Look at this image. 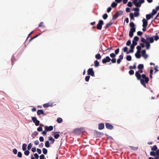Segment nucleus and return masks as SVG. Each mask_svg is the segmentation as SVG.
I'll return each mask as SVG.
<instances>
[{
	"label": "nucleus",
	"instance_id": "13",
	"mask_svg": "<svg viewBox=\"0 0 159 159\" xmlns=\"http://www.w3.org/2000/svg\"><path fill=\"white\" fill-rule=\"evenodd\" d=\"M134 46L130 45V49L129 51L126 52V53L128 54L129 53H133L134 52Z\"/></svg>",
	"mask_w": 159,
	"mask_h": 159
},
{
	"label": "nucleus",
	"instance_id": "52",
	"mask_svg": "<svg viewBox=\"0 0 159 159\" xmlns=\"http://www.w3.org/2000/svg\"><path fill=\"white\" fill-rule=\"evenodd\" d=\"M156 156H155V157H159V149H158L157 151H156Z\"/></svg>",
	"mask_w": 159,
	"mask_h": 159
},
{
	"label": "nucleus",
	"instance_id": "23",
	"mask_svg": "<svg viewBox=\"0 0 159 159\" xmlns=\"http://www.w3.org/2000/svg\"><path fill=\"white\" fill-rule=\"evenodd\" d=\"M27 145L25 143H24L22 145V149L24 151H25L26 149Z\"/></svg>",
	"mask_w": 159,
	"mask_h": 159
},
{
	"label": "nucleus",
	"instance_id": "2",
	"mask_svg": "<svg viewBox=\"0 0 159 159\" xmlns=\"http://www.w3.org/2000/svg\"><path fill=\"white\" fill-rule=\"evenodd\" d=\"M142 77L143 79H141L139 80H140L141 84L145 87H146V85L145 84H147L149 80V79L148 77L146 76L145 74H142Z\"/></svg>",
	"mask_w": 159,
	"mask_h": 159
},
{
	"label": "nucleus",
	"instance_id": "54",
	"mask_svg": "<svg viewBox=\"0 0 159 159\" xmlns=\"http://www.w3.org/2000/svg\"><path fill=\"white\" fill-rule=\"evenodd\" d=\"M120 49L119 48H118L115 50V54L116 55H117L119 52Z\"/></svg>",
	"mask_w": 159,
	"mask_h": 159
},
{
	"label": "nucleus",
	"instance_id": "47",
	"mask_svg": "<svg viewBox=\"0 0 159 159\" xmlns=\"http://www.w3.org/2000/svg\"><path fill=\"white\" fill-rule=\"evenodd\" d=\"M32 144L31 143H29L27 146V149L28 150H30L31 148L32 147Z\"/></svg>",
	"mask_w": 159,
	"mask_h": 159
},
{
	"label": "nucleus",
	"instance_id": "32",
	"mask_svg": "<svg viewBox=\"0 0 159 159\" xmlns=\"http://www.w3.org/2000/svg\"><path fill=\"white\" fill-rule=\"evenodd\" d=\"M153 37L154 38V40L155 41H157L159 39V37L157 35V34H156V35L153 36Z\"/></svg>",
	"mask_w": 159,
	"mask_h": 159
},
{
	"label": "nucleus",
	"instance_id": "17",
	"mask_svg": "<svg viewBox=\"0 0 159 159\" xmlns=\"http://www.w3.org/2000/svg\"><path fill=\"white\" fill-rule=\"evenodd\" d=\"M115 14L118 16H121L123 14V11H116Z\"/></svg>",
	"mask_w": 159,
	"mask_h": 159
},
{
	"label": "nucleus",
	"instance_id": "9",
	"mask_svg": "<svg viewBox=\"0 0 159 159\" xmlns=\"http://www.w3.org/2000/svg\"><path fill=\"white\" fill-rule=\"evenodd\" d=\"M129 25L130 27V30L135 31L136 28L135 25L133 22H131L129 24Z\"/></svg>",
	"mask_w": 159,
	"mask_h": 159
},
{
	"label": "nucleus",
	"instance_id": "50",
	"mask_svg": "<svg viewBox=\"0 0 159 159\" xmlns=\"http://www.w3.org/2000/svg\"><path fill=\"white\" fill-rule=\"evenodd\" d=\"M129 73L130 75H132L134 74V71L133 70H129Z\"/></svg>",
	"mask_w": 159,
	"mask_h": 159
},
{
	"label": "nucleus",
	"instance_id": "60",
	"mask_svg": "<svg viewBox=\"0 0 159 159\" xmlns=\"http://www.w3.org/2000/svg\"><path fill=\"white\" fill-rule=\"evenodd\" d=\"M133 11H135V12H139V8H133Z\"/></svg>",
	"mask_w": 159,
	"mask_h": 159
},
{
	"label": "nucleus",
	"instance_id": "61",
	"mask_svg": "<svg viewBox=\"0 0 159 159\" xmlns=\"http://www.w3.org/2000/svg\"><path fill=\"white\" fill-rule=\"evenodd\" d=\"M141 53L142 54V56H143V55L145 54H146V50H143L141 51Z\"/></svg>",
	"mask_w": 159,
	"mask_h": 159
},
{
	"label": "nucleus",
	"instance_id": "56",
	"mask_svg": "<svg viewBox=\"0 0 159 159\" xmlns=\"http://www.w3.org/2000/svg\"><path fill=\"white\" fill-rule=\"evenodd\" d=\"M127 6L129 7H131L132 6V4L131 2H129L127 4Z\"/></svg>",
	"mask_w": 159,
	"mask_h": 159
},
{
	"label": "nucleus",
	"instance_id": "5",
	"mask_svg": "<svg viewBox=\"0 0 159 159\" xmlns=\"http://www.w3.org/2000/svg\"><path fill=\"white\" fill-rule=\"evenodd\" d=\"M111 60V59L109 56H107L105 58L103 59L102 61V62L103 64H105L107 62H109Z\"/></svg>",
	"mask_w": 159,
	"mask_h": 159
},
{
	"label": "nucleus",
	"instance_id": "22",
	"mask_svg": "<svg viewBox=\"0 0 159 159\" xmlns=\"http://www.w3.org/2000/svg\"><path fill=\"white\" fill-rule=\"evenodd\" d=\"M94 66L95 67H98L99 65V62L97 60H95L94 62Z\"/></svg>",
	"mask_w": 159,
	"mask_h": 159
},
{
	"label": "nucleus",
	"instance_id": "64",
	"mask_svg": "<svg viewBox=\"0 0 159 159\" xmlns=\"http://www.w3.org/2000/svg\"><path fill=\"white\" fill-rule=\"evenodd\" d=\"M148 159H159V156L158 157H155L154 158L152 157H149Z\"/></svg>",
	"mask_w": 159,
	"mask_h": 159
},
{
	"label": "nucleus",
	"instance_id": "41",
	"mask_svg": "<svg viewBox=\"0 0 159 159\" xmlns=\"http://www.w3.org/2000/svg\"><path fill=\"white\" fill-rule=\"evenodd\" d=\"M129 147L132 150H137L138 149V147H134L131 146H129Z\"/></svg>",
	"mask_w": 159,
	"mask_h": 159
},
{
	"label": "nucleus",
	"instance_id": "28",
	"mask_svg": "<svg viewBox=\"0 0 159 159\" xmlns=\"http://www.w3.org/2000/svg\"><path fill=\"white\" fill-rule=\"evenodd\" d=\"M95 57L97 59H100L101 58V56L100 54H97L96 55Z\"/></svg>",
	"mask_w": 159,
	"mask_h": 159
},
{
	"label": "nucleus",
	"instance_id": "12",
	"mask_svg": "<svg viewBox=\"0 0 159 159\" xmlns=\"http://www.w3.org/2000/svg\"><path fill=\"white\" fill-rule=\"evenodd\" d=\"M105 126L107 129H112L114 128L113 126L112 125L108 123H106L105 124Z\"/></svg>",
	"mask_w": 159,
	"mask_h": 159
},
{
	"label": "nucleus",
	"instance_id": "57",
	"mask_svg": "<svg viewBox=\"0 0 159 159\" xmlns=\"http://www.w3.org/2000/svg\"><path fill=\"white\" fill-rule=\"evenodd\" d=\"M90 76H87L85 78V81L87 82L89 81Z\"/></svg>",
	"mask_w": 159,
	"mask_h": 159
},
{
	"label": "nucleus",
	"instance_id": "7",
	"mask_svg": "<svg viewBox=\"0 0 159 159\" xmlns=\"http://www.w3.org/2000/svg\"><path fill=\"white\" fill-rule=\"evenodd\" d=\"M88 75H90L92 76H94L95 75L94 72L93 71V69L92 68H90L88 70Z\"/></svg>",
	"mask_w": 159,
	"mask_h": 159
},
{
	"label": "nucleus",
	"instance_id": "4",
	"mask_svg": "<svg viewBox=\"0 0 159 159\" xmlns=\"http://www.w3.org/2000/svg\"><path fill=\"white\" fill-rule=\"evenodd\" d=\"M104 24L103 21L102 20H100L98 21V23L97 25V28L98 30H101L102 27V25Z\"/></svg>",
	"mask_w": 159,
	"mask_h": 159
},
{
	"label": "nucleus",
	"instance_id": "46",
	"mask_svg": "<svg viewBox=\"0 0 159 159\" xmlns=\"http://www.w3.org/2000/svg\"><path fill=\"white\" fill-rule=\"evenodd\" d=\"M139 40V38L137 36H135L133 40H134L135 41L138 42Z\"/></svg>",
	"mask_w": 159,
	"mask_h": 159
},
{
	"label": "nucleus",
	"instance_id": "49",
	"mask_svg": "<svg viewBox=\"0 0 159 159\" xmlns=\"http://www.w3.org/2000/svg\"><path fill=\"white\" fill-rule=\"evenodd\" d=\"M134 15L135 17H137L139 16V12H134Z\"/></svg>",
	"mask_w": 159,
	"mask_h": 159
},
{
	"label": "nucleus",
	"instance_id": "19",
	"mask_svg": "<svg viewBox=\"0 0 159 159\" xmlns=\"http://www.w3.org/2000/svg\"><path fill=\"white\" fill-rule=\"evenodd\" d=\"M135 31L130 30L129 33V36L130 38H132L133 36V33L135 32Z\"/></svg>",
	"mask_w": 159,
	"mask_h": 159
},
{
	"label": "nucleus",
	"instance_id": "29",
	"mask_svg": "<svg viewBox=\"0 0 159 159\" xmlns=\"http://www.w3.org/2000/svg\"><path fill=\"white\" fill-rule=\"evenodd\" d=\"M43 153L44 155H46L47 153L48 150L46 148H44L42 149Z\"/></svg>",
	"mask_w": 159,
	"mask_h": 159
},
{
	"label": "nucleus",
	"instance_id": "34",
	"mask_svg": "<svg viewBox=\"0 0 159 159\" xmlns=\"http://www.w3.org/2000/svg\"><path fill=\"white\" fill-rule=\"evenodd\" d=\"M62 121H63L62 119L61 118L59 117V118H57V121L58 123H61L62 122Z\"/></svg>",
	"mask_w": 159,
	"mask_h": 159
},
{
	"label": "nucleus",
	"instance_id": "33",
	"mask_svg": "<svg viewBox=\"0 0 159 159\" xmlns=\"http://www.w3.org/2000/svg\"><path fill=\"white\" fill-rule=\"evenodd\" d=\"M150 155L152 156H156V152H155L154 151L151 152H150Z\"/></svg>",
	"mask_w": 159,
	"mask_h": 159
},
{
	"label": "nucleus",
	"instance_id": "62",
	"mask_svg": "<svg viewBox=\"0 0 159 159\" xmlns=\"http://www.w3.org/2000/svg\"><path fill=\"white\" fill-rule=\"evenodd\" d=\"M131 41L130 40H128L126 43V45L127 46H129L130 44H131Z\"/></svg>",
	"mask_w": 159,
	"mask_h": 159
},
{
	"label": "nucleus",
	"instance_id": "43",
	"mask_svg": "<svg viewBox=\"0 0 159 159\" xmlns=\"http://www.w3.org/2000/svg\"><path fill=\"white\" fill-rule=\"evenodd\" d=\"M108 17V15L107 14L105 13L102 16L103 18L104 19L106 20L107 19V18Z\"/></svg>",
	"mask_w": 159,
	"mask_h": 159
},
{
	"label": "nucleus",
	"instance_id": "30",
	"mask_svg": "<svg viewBox=\"0 0 159 159\" xmlns=\"http://www.w3.org/2000/svg\"><path fill=\"white\" fill-rule=\"evenodd\" d=\"M45 146L47 148H49L50 147L49 142L48 141H47L45 143Z\"/></svg>",
	"mask_w": 159,
	"mask_h": 159
},
{
	"label": "nucleus",
	"instance_id": "24",
	"mask_svg": "<svg viewBox=\"0 0 159 159\" xmlns=\"http://www.w3.org/2000/svg\"><path fill=\"white\" fill-rule=\"evenodd\" d=\"M143 68L144 66L143 64H139L138 66V68L139 69H143Z\"/></svg>",
	"mask_w": 159,
	"mask_h": 159
},
{
	"label": "nucleus",
	"instance_id": "3",
	"mask_svg": "<svg viewBox=\"0 0 159 159\" xmlns=\"http://www.w3.org/2000/svg\"><path fill=\"white\" fill-rule=\"evenodd\" d=\"M143 72V69H139V70L135 72V75L138 80H139L141 79L142 75L139 73H142Z\"/></svg>",
	"mask_w": 159,
	"mask_h": 159
},
{
	"label": "nucleus",
	"instance_id": "45",
	"mask_svg": "<svg viewBox=\"0 0 159 159\" xmlns=\"http://www.w3.org/2000/svg\"><path fill=\"white\" fill-rule=\"evenodd\" d=\"M110 56L112 58H115L116 55L114 53H111L110 55Z\"/></svg>",
	"mask_w": 159,
	"mask_h": 159
},
{
	"label": "nucleus",
	"instance_id": "26",
	"mask_svg": "<svg viewBox=\"0 0 159 159\" xmlns=\"http://www.w3.org/2000/svg\"><path fill=\"white\" fill-rule=\"evenodd\" d=\"M56 132H55L54 133V137L55 139H57L59 137L60 135L59 134H56Z\"/></svg>",
	"mask_w": 159,
	"mask_h": 159
},
{
	"label": "nucleus",
	"instance_id": "18",
	"mask_svg": "<svg viewBox=\"0 0 159 159\" xmlns=\"http://www.w3.org/2000/svg\"><path fill=\"white\" fill-rule=\"evenodd\" d=\"M113 24V22L110 21L109 23H107L105 25V28H108L111 25H112Z\"/></svg>",
	"mask_w": 159,
	"mask_h": 159
},
{
	"label": "nucleus",
	"instance_id": "38",
	"mask_svg": "<svg viewBox=\"0 0 159 159\" xmlns=\"http://www.w3.org/2000/svg\"><path fill=\"white\" fill-rule=\"evenodd\" d=\"M24 154L26 156H28L30 154V152L29 150H27L25 151Z\"/></svg>",
	"mask_w": 159,
	"mask_h": 159
},
{
	"label": "nucleus",
	"instance_id": "55",
	"mask_svg": "<svg viewBox=\"0 0 159 159\" xmlns=\"http://www.w3.org/2000/svg\"><path fill=\"white\" fill-rule=\"evenodd\" d=\"M111 61L112 63H115L116 62V60L115 58H112V59H111Z\"/></svg>",
	"mask_w": 159,
	"mask_h": 159
},
{
	"label": "nucleus",
	"instance_id": "53",
	"mask_svg": "<svg viewBox=\"0 0 159 159\" xmlns=\"http://www.w3.org/2000/svg\"><path fill=\"white\" fill-rule=\"evenodd\" d=\"M118 16L115 13L112 16V19L115 20L116 19Z\"/></svg>",
	"mask_w": 159,
	"mask_h": 159
},
{
	"label": "nucleus",
	"instance_id": "16",
	"mask_svg": "<svg viewBox=\"0 0 159 159\" xmlns=\"http://www.w3.org/2000/svg\"><path fill=\"white\" fill-rule=\"evenodd\" d=\"M44 113L43 110H39L37 112V114L39 116L41 114H44Z\"/></svg>",
	"mask_w": 159,
	"mask_h": 159
},
{
	"label": "nucleus",
	"instance_id": "14",
	"mask_svg": "<svg viewBox=\"0 0 159 159\" xmlns=\"http://www.w3.org/2000/svg\"><path fill=\"white\" fill-rule=\"evenodd\" d=\"M143 24V27H146L147 25H148V21L145 20V19H143L142 20Z\"/></svg>",
	"mask_w": 159,
	"mask_h": 159
},
{
	"label": "nucleus",
	"instance_id": "1",
	"mask_svg": "<svg viewBox=\"0 0 159 159\" xmlns=\"http://www.w3.org/2000/svg\"><path fill=\"white\" fill-rule=\"evenodd\" d=\"M145 37L146 39L143 38H142L141 41V42L145 43L146 49H149L150 47V43H152L154 41L153 36L150 37L149 35H146Z\"/></svg>",
	"mask_w": 159,
	"mask_h": 159
},
{
	"label": "nucleus",
	"instance_id": "11",
	"mask_svg": "<svg viewBox=\"0 0 159 159\" xmlns=\"http://www.w3.org/2000/svg\"><path fill=\"white\" fill-rule=\"evenodd\" d=\"M53 103L52 102H48L44 104L43 106L44 107L47 108L49 107H52L53 106Z\"/></svg>",
	"mask_w": 159,
	"mask_h": 159
},
{
	"label": "nucleus",
	"instance_id": "39",
	"mask_svg": "<svg viewBox=\"0 0 159 159\" xmlns=\"http://www.w3.org/2000/svg\"><path fill=\"white\" fill-rule=\"evenodd\" d=\"M136 49L137 50V52H140V51L141 49V47L140 46H138L136 47Z\"/></svg>",
	"mask_w": 159,
	"mask_h": 159
},
{
	"label": "nucleus",
	"instance_id": "20",
	"mask_svg": "<svg viewBox=\"0 0 159 159\" xmlns=\"http://www.w3.org/2000/svg\"><path fill=\"white\" fill-rule=\"evenodd\" d=\"M152 16H153L152 15L151 13H150L149 14H147L146 15V18L147 20H149L152 17Z\"/></svg>",
	"mask_w": 159,
	"mask_h": 159
},
{
	"label": "nucleus",
	"instance_id": "27",
	"mask_svg": "<svg viewBox=\"0 0 159 159\" xmlns=\"http://www.w3.org/2000/svg\"><path fill=\"white\" fill-rule=\"evenodd\" d=\"M157 148L156 145H154L151 148V150L152 151H156L157 149Z\"/></svg>",
	"mask_w": 159,
	"mask_h": 159
},
{
	"label": "nucleus",
	"instance_id": "15",
	"mask_svg": "<svg viewBox=\"0 0 159 159\" xmlns=\"http://www.w3.org/2000/svg\"><path fill=\"white\" fill-rule=\"evenodd\" d=\"M104 127V125L103 123H100L98 125V129L100 130L103 129Z\"/></svg>",
	"mask_w": 159,
	"mask_h": 159
},
{
	"label": "nucleus",
	"instance_id": "35",
	"mask_svg": "<svg viewBox=\"0 0 159 159\" xmlns=\"http://www.w3.org/2000/svg\"><path fill=\"white\" fill-rule=\"evenodd\" d=\"M127 60L128 61H130L131 60V57L130 55H128L126 57Z\"/></svg>",
	"mask_w": 159,
	"mask_h": 159
},
{
	"label": "nucleus",
	"instance_id": "44",
	"mask_svg": "<svg viewBox=\"0 0 159 159\" xmlns=\"http://www.w3.org/2000/svg\"><path fill=\"white\" fill-rule=\"evenodd\" d=\"M136 7H140L141 6V4L140 3V2H137L136 3V4L134 5Z\"/></svg>",
	"mask_w": 159,
	"mask_h": 159
},
{
	"label": "nucleus",
	"instance_id": "37",
	"mask_svg": "<svg viewBox=\"0 0 159 159\" xmlns=\"http://www.w3.org/2000/svg\"><path fill=\"white\" fill-rule=\"evenodd\" d=\"M136 68V63H135L133 65V66H130L129 67V68L130 69H135Z\"/></svg>",
	"mask_w": 159,
	"mask_h": 159
},
{
	"label": "nucleus",
	"instance_id": "10",
	"mask_svg": "<svg viewBox=\"0 0 159 159\" xmlns=\"http://www.w3.org/2000/svg\"><path fill=\"white\" fill-rule=\"evenodd\" d=\"M53 129V127L52 126H50L49 127L48 126H45V130L47 131H52Z\"/></svg>",
	"mask_w": 159,
	"mask_h": 159
},
{
	"label": "nucleus",
	"instance_id": "63",
	"mask_svg": "<svg viewBox=\"0 0 159 159\" xmlns=\"http://www.w3.org/2000/svg\"><path fill=\"white\" fill-rule=\"evenodd\" d=\"M17 151L16 149L14 148L13 150V152L15 154H16L17 153Z\"/></svg>",
	"mask_w": 159,
	"mask_h": 159
},
{
	"label": "nucleus",
	"instance_id": "51",
	"mask_svg": "<svg viewBox=\"0 0 159 159\" xmlns=\"http://www.w3.org/2000/svg\"><path fill=\"white\" fill-rule=\"evenodd\" d=\"M17 156L20 158H21L22 157V154L21 152H18Z\"/></svg>",
	"mask_w": 159,
	"mask_h": 159
},
{
	"label": "nucleus",
	"instance_id": "36",
	"mask_svg": "<svg viewBox=\"0 0 159 159\" xmlns=\"http://www.w3.org/2000/svg\"><path fill=\"white\" fill-rule=\"evenodd\" d=\"M117 3L114 2H113L111 4V7H115L117 5Z\"/></svg>",
	"mask_w": 159,
	"mask_h": 159
},
{
	"label": "nucleus",
	"instance_id": "58",
	"mask_svg": "<svg viewBox=\"0 0 159 159\" xmlns=\"http://www.w3.org/2000/svg\"><path fill=\"white\" fill-rule=\"evenodd\" d=\"M43 24L44 23L42 22L39 23V26L40 27H44V26L43 25Z\"/></svg>",
	"mask_w": 159,
	"mask_h": 159
},
{
	"label": "nucleus",
	"instance_id": "40",
	"mask_svg": "<svg viewBox=\"0 0 159 159\" xmlns=\"http://www.w3.org/2000/svg\"><path fill=\"white\" fill-rule=\"evenodd\" d=\"M130 18L132 20H134V15L132 13H130L129 14Z\"/></svg>",
	"mask_w": 159,
	"mask_h": 159
},
{
	"label": "nucleus",
	"instance_id": "6",
	"mask_svg": "<svg viewBox=\"0 0 159 159\" xmlns=\"http://www.w3.org/2000/svg\"><path fill=\"white\" fill-rule=\"evenodd\" d=\"M32 120L33 122L35 123V125L37 126L39 125L40 122L39 120H37L36 118L35 117H32Z\"/></svg>",
	"mask_w": 159,
	"mask_h": 159
},
{
	"label": "nucleus",
	"instance_id": "31",
	"mask_svg": "<svg viewBox=\"0 0 159 159\" xmlns=\"http://www.w3.org/2000/svg\"><path fill=\"white\" fill-rule=\"evenodd\" d=\"M48 139L49 140L52 141V143H53L55 141V140L51 136L49 137Z\"/></svg>",
	"mask_w": 159,
	"mask_h": 159
},
{
	"label": "nucleus",
	"instance_id": "8",
	"mask_svg": "<svg viewBox=\"0 0 159 159\" xmlns=\"http://www.w3.org/2000/svg\"><path fill=\"white\" fill-rule=\"evenodd\" d=\"M83 132L82 128H80L78 129H76L74 130V132L75 134H79Z\"/></svg>",
	"mask_w": 159,
	"mask_h": 159
},
{
	"label": "nucleus",
	"instance_id": "25",
	"mask_svg": "<svg viewBox=\"0 0 159 159\" xmlns=\"http://www.w3.org/2000/svg\"><path fill=\"white\" fill-rule=\"evenodd\" d=\"M140 52H137V53H136L135 54V57L137 58H139L140 57L141 55L140 54Z\"/></svg>",
	"mask_w": 159,
	"mask_h": 159
},
{
	"label": "nucleus",
	"instance_id": "42",
	"mask_svg": "<svg viewBox=\"0 0 159 159\" xmlns=\"http://www.w3.org/2000/svg\"><path fill=\"white\" fill-rule=\"evenodd\" d=\"M157 13V10L155 9H153L152 10V13H151L152 15L153 16L154 15H155Z\"/></svg>",
	"mask_w": 159,
	"mask_h": 159
},
{
	"label": "nucleus",
	"instance_id": "48",
	"mask_svg": "<svg viewBox=\"0 0 159 159\" xmlns=\"http://www.w3.org/2000/svg\"><path fill=\"white\" fill-rule=\"evenodd\" d=\"M137 43L136 41H135L134 40L132 41V44L131 45L132 46H134L137 45Z\"/></svg>",
	"mask_w": 159,
	"mask_h": 159
},
{
	"label": "nucleus",
	"instance_id": "59",
	"mask_svg": "<svg viewBox=\"0 0 159 159\" xmlns=\"http://www.w3.org/2000/svg\"><path fill=\"white\" fill-rule=\"evenodd\" d=\"M40 159H45V156L44 155L41 154L39 156Z\"/></svg>",
	"mask_w": 159,
	"mask_h": 159
},
{
	"label": "nucleus",
	"instance_id": "21",
	"mask_svg": "<svg viewBox=\"0 0 159 159\" xmlns=\"http://www.w3.org/2000/svg\"><path fill=\"white\" fill-rule=\"evenodd\" d=\"M38 133L37 132L35 131H34L32 134V136L34 138L38 134Z\"/></svg>",
	"mask_w": 159,
	"mask_h": 159
}]
</instances>
